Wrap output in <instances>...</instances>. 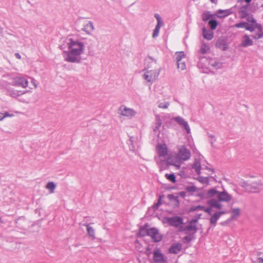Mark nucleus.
Segmentation results:
<instances>
[{
	"label": "nucleus",
	"instance_id": "obj_1",
	"mask_svg": "<svg viewBox=\"0 0 263 263\" xmlns=\"http://www.w3.org/2000/svg\"><path fill=\"white\" fill-rule=\"evenodd\" d=\"M68 51H64V60L69 63H80L82 62L81 55L84 53V45L79 41L70 38L68 40Z\"/></svg>",
	"mask_w": 263,
	"mask_h": 263
},
{
	"label": "nucleus",
	"instance_id": "obj_2",
	"mask_svg": "<svg viewBox=\"0 0 263 263\" xmlns=\"http://www.w3.org/2000/svg\"><path fill=\"white\" fill-rule=\"evenodd\" d=\"M174 121H175L177 122L180 125L182 126L185 129L187 134H190L191 133L190 126L186 121H185L182 117L180 116H177L176 117H174L172 119H171L167 121H166L163 124L162 127L164 129L165 127H170L173 126Z\"/></svg>",
	"mask_w": 263,
	"mask_h": 263
},
{
	"label": "nucleus",
	"instance_id": "obj_3",
	"mask_svg": "<svg viewBox=\"0 0 263 263\" xmlns=\"http://www.w3.org/2000/svg\"><path fill=\"white\" fill-rule=\"evenodd\" d=\"M242 186L246 191L253 193H258L262 189L263 183L261 180L249 183L247 182H243Z\"/></svg>",
	"mask_w": 263,
	"mask_h": 263
},
{
	"label": "nucleus",
	"instance_id": "obj_4",
	"mask_svg": "<svg viewBox=\"0 0 263 263\" xmlns=\"http://www.w3.org/2000/svg\"><path fill=\"white\" fill-rule=\"evenodd\" d=\"M10 83H8L7 82H4L0 84V89L3 92H5L6 95L15 98L19 96L21 94L25 93V92H21V91L13 89L10 86Z\"/></svg>",
	"mask_w": 263,
	"mask_h": 263
},
{
	"label": "nucleus",
	"instance_id": "obj_5",
	"mask_svg": "<svg viewBox=\"0 0 263 263\" xmlns=\"http://www.w3.org/2000/svg\"><path fill=\"white\" fill-rule=\"evenodd\" d=\"M163 222H166L170 226L175 228H180L181 225L184 223L182 217L178 216H175L171 217H165Z\"/></svg>",
	"mask_w": 263,
	"mask_h": 263
},
{
	"label": "nucleus",
	"instance_id": "obj_6",
	"mask_svg": "<svg viewBox=\"0 0 263 263\" xmlns=\"http://www.w3.org/2000/svg\"><path fill=\"white\" fill-rule=\"evenodd\" d=\"M146 233L147 236H150L155 242H159L162 239V235L159 233L158 229L156 228H150L147 231Z\"/></svg>",
	"mask_w": 263,
	"mask_h": 263
},
{
	"label": "nucleus",
	"instance_id": "obj_7",
	"mask_svg": "<svg viewBox=\"0 0 263 263\" xmlns=\"http://www.w3.org/2000/svg\"><path fill=\"white\" fill-rule=\"evenodd\" d=\"M10 84L16 87L26 88L28 85V81L25 77H16L12 79V82Z\"/></svg>",
	"mask_w": 263,
	"mask_h": 263
},
{
	"label": "nucleus",
	"instance_id": "obj_8",
	"mask_svg": "<svg viewBox=\"0 0 263 263\" xmlns=\"http://www.w3.org/2000/svg\"><path fill=\"white\" fill-rule=\"evenodd\" d=\"M153 260L156 263H166L167 262L166 257L158 248L153 252Z\"/></svg>",
	"mask_w": 263,
	"mask_h": 263
},
{
	"label": "nucleus",
	"instance_id": "obj_9",
	"mask_svg": "<svg viewBox=\"0 0 263 263\" xmlns=\"http://www.w3.org/2000/svg\"><path fill=\"white\" fill-rule=\"evenodd\" d=\"M215 47L222 51L227 50L229 48L227 39L224 36L218 37L216 42Z\"/></svg>",
	"mask_w": 263,
	"mask_h": 263
},
{
	"label": "nucleus",
	"instance_id": "obj_10",
	"mask_svg": "<svg viewBox=\"0 0 263 263\" xmlns=\"http://www.w3.org/2000/svg\"><path fill=\"white\" fill-rule=\"evenodd\" d=\"M159 70L158 71L157 70H147L143 75V78L148 82H153L159 76Z\"/></svg>",
	"mask_w": 263,
	"mask_h": 263
},
{
	"label": "nucleus",
	"instance_id": "obj_11",
	"mask_svg": "<svg viewBox=\"0 0 263 263\" xmlns=\"http://www.w3.org/2000/svg\"><path fill=\"white\" fill-rule=\"evenodd\" d=\"M178 155L180 158L183 161L189 160L191 156L190 151L186 148V146L184 145L182 146L179 149Z\"/></svg>",
	"mask_w": 263,
	"mask_h": 263
},
{
	"label": "nucleus",
	"instance_id": "obj_12",
	"mask_svg": "<svg viewBox=\"0 0 263 263\" xmlns=\"http://www.w3.org/2000/svg\"><path fill=\"white\" fill-rule=\"evenodd\" d=\"M198 229L196 223L191 222V220L188 221V225L185 227L181 226L180 227V231H186L193 232L191 234L195 235L197 232Z\"/></svg>",
	"mask_w": 263,
	"mask_h": 263
},
{
	"label": "nucleus",
	"instance_id": "obj_13",
	"mask_svg": "<svg viewBox=\"0 0 263 263\" xmlns=\"http://www.w3.org/2000/svg\"><path fill=\"white\" fill-rule=\"evenodd\" d=\"M119 113L123 116L133 117L136 112L132 109L127 108L124 105H121L119 108Z\"/></svg>",
	"mask_w": 263,
	"mask_h": 263
},
{
	"label": "nucleus",
	"instance_id": "obj_14",
	"mask_svg": "<svg viewBox=\"0 0 263 263\" xmlns=\"http://www.w3.org/2000/svg\"><path fill=\"white\" fill-rule=\"evenodd\" d=\"M232 13V9L231 8L226 10L219 9L215 12L214 14L215 16L218 18H223L229 15Z\"/></svg>",
	"mask_w": 263,
	"mask_h": 263
},
{
	"label": "nucleus",
	"instance_id": "obj_15",
	"mask_svg": "<svg viewBox=\"0 0 263 263\" xmlns=\"http://www.w3.org/2000/svg\"><path fill=\"white\" fill-rule=\"evenodd\" d=\"M217 198L219 201L229 202L231 200L232 196L224 190L222 192H219Z\"/></svg>",
	"mask_w": 263,
	"mask_h": 263
},
{
	"label": "nucleus",
	"instance_id": "obj_16",
	"mask_svg": "<svg viewBox=\"0 0 263 263\" xmlns=\"http://www.w3.org/2000/svg\"><path fill=\"white\" fill-rule=\"evenodd\" d=\"M226 213V212L223 211L215 212L210 218V224L215 227L220 217Z\"/></svg>",
	"mask_w": 263,
	"mask_h": 263
},
{
	"label": "nucleus",
	"instance_id": "obj_17",
	"mask_svg": "<svg viewBox=\"0 0 263 263\" xmlns=\"http://www.w3.org/2000/svg\"><path fill=\"white\" fill-rule=\"evenodd\" d=\"M182 249V245L179 243H173L168 249L169 253L171 254H178Z\"/></svg>",
	"mask_w": 263,
	"mask_h": 263
},
{
	"label": "nucleus",
	"instance_id": "obj_18",
	"mask_svg": "<svg viewBox=\"0 0 263 263\" xmlns=\"http://www.w3.org/2000/svg\"><path fill=\"white\" fill-rule=\"evenodd\" d=\"M253 42L250 39L248 35L245 34L243 36L242 40L241 41L240 46L242 47H246L253 45Z\"/></svg>",
	"mask_w": 263,
	"mask_h": 263
},
{
	"label": "nucleus",
	"instance_id": "obj_19",
	"mask_svg": "<svg viewBox=\"0 0 263 263\" xmlns=\"http://www.w3.org/2000/svg\"><path fill=\"white\" fill-rule=\"evenodd\" d=\"M158 154L159 157H165L167 155V148L165 145H157Z\"/></svg>",
	"mask_w": 263,
	"mask_h": 263
},
{
	"label": "nucleus",
	"instance_id": "obj_20",
	"mask_svg": "<svg viewBox=\"0 0 263 263\" xmlns=\"http://www.w3.org/2000/svg\"><path fill=\"white\" fill-rule=\"evenodd\" d=\"M219 202L218 200H217L215 199L212 198L208 201V204L213 208H214L220 210L222 208V205Z\"/></svg>",
	"mask_w": 263,
	"mask_h": 263
},
{
	"label": "nucleus",
	"instance_id": "obj_21",
	"mask_svg": "<svg viewBox=\"0 0 263 263\" xmlns=\"http://www.w3.org/2000/svg\"><path fill=\"white\" fill-rule=\"evenodd\" d=\"M202 30L203 36L205 39L210 41L213 39L214 33L212 30H207L205 27H203Z\"/></svg>",
	"mask_w": 263,
	"mask_h": 263
},
{
	"label": "nucleus",
	"instance_id": "obj_22",
	"mask_svg": "<svg viewBox=\"0 0 263 263\" xmlns=\"http://www.w3.org/2000/svg\"><path fill=\"white\" fill-rule=\"evenodd\" d=\"M161 120L159 115H156L155 116V127L154 128V132L155 133H160V128L161 126Z\"/></svg>",
	"mask_w": 263,
	"mask_h": 263
},
{
	"label": "nucleus",
	"instance_id": "obj_23",
	"mask_svg": "<svg viewBox=\"0 0 263 263\" xmlns=\"http://www.w3.org/2000/svg\"><path fill=\"white\" fill-rule=\"evenodd\" d=\"M216 16H214L208 22V26L211 30H214L216 29L218 25V22L216 19Z\"/></svg>",
	"mask_w": 263,
	"mask_h": 263
},
{
	"label": "nucleus",
	"instance_id": "obj_24",
	"mask_svg": "<svg viewBox=\"0 0 263 263\" xmlns=\"http://www.w3.org/2000/svg\"><path fill=\"white\" fill-rule=\"evenodd\" d=\"M167 198L169 199L170 201H174L175 202L174 203V208H178L180 206V201L179 200L178 196H175L173 194H168L167 195Z\"/></svg>",
	"mask_w": 263,
	"mask_h": 263
},
{
	"label": "nucleus",
	"instance_id": "obj_25",
	"mask_svg": "<svg viewBox=\"0 0 263 263\" xmlns=\"http://www.w3.org/2000/svg\"><path fill=\"white\" fill-rule=\"evenodd\" d=\"M94 29L93 25L92 22L89 21L84 26L82 30L86 32L87 34H89Z\"/></svg>",
	"mask_w": 263,
	"mask_h": 263
},
{
	"label": "nucleus",
	"instance_id": "obj_26",
	"mask_svg": "<svg viewBox=\"0 0 263 263\" xmlns=\"http://www.w3.org/2000/svg\"><path fill=\"white\" fill-rule=\"evenodd\" d=\"M214 16H215V14H211V12L209 11H206L203 12L201 15L202 21L205 22L210 20V19L214 17Z\"/></svg>",
	"mask_w": 263,
	"mask_h": 263
},
{
	"label": "nucleus",
	"instance_id": "obj_27",
	"mask_svg": "<svg viewBox=\"0 0 263 263\" xmlns=\"http://www.w3.org/2000/svg\"><path fill=\"white\" fill-rule=\"evenodd\" d=\"M219 194V191H217L214 188L210 189L205 194V198H212L216 196L217 197Z\"/></svg>",
	"mask_w": 263,
	"mask_h": 263
},
{
	"label": "nucleus",
	"instance_id": "obj_28",
	"mask_svg": "<svg viewBox=\"0 0 263 263\" xmlns=\"http://www.w3.org/2000/svg\"><path fill=\"white\" fill-rule=\"evenodd\" d=\"M157 164L159 166V171L160 172L167 170L168 168V164L164 160L160 159L159 161L157 162Z\"/></svg>",
	"mask_w": 263,
	"mask_h": 263
},
{
	"label": "nucleus",
	"instance_id": "obj_29",
	"mask_svg": "<svg viewBox=\"0 0 263 263\" xmlns=\"http://www.w3.org/2000/svg\"><path fill=\"white\" fill-rule=\"evenodd\" d=\"M83 225L87 228V232L88 235L93 239L95 238V233L93 228L90 227L88 223H84Z\"/></svg>",
	"mask_w": 263,
	"mask_h": 263
},
{
	"label": "nucleus",
	"instance_id": "obj_30",
	"mask_svg": "<svg viewBox=\"0 0 263 263\" xmlns=\"http://www.w3.org/2000/svg\"><path fill=\"white\" fill-rule=\"evenodd\" d=\"M164 195H161L159 196V198L158 199V201L156 203H154L153 206L152 208L154 210V211H156L158 210V208L162 204V199L164 198Z\"/></svg>",
	"mask_w": 263,
	"mask_h": 263
},
{
	"label": "nucleus",
	"instance_id": "obj_31",
	"mask_svg": "<svg viewBox=\"0 0 263 263\" xmlns=\"http://www.w3.org/2000/svg\"><path fill=\"white\" fill-rule=\"evenodd\" d=\"M232 215L231 218L229 219V221L235 219L236 217L240 215V209L239 208H234L232 209Z\"/></svg>",
	"mask_w": 263,
	"mask_h": 263
},
{
	"label": "nucleus",
	"instance_id": "obj_32",
	"mask_svg": "<svg viewBox=\"0 0 263 263\" xmlns=\"http://www.w3.org/2000/svg\"><path fill=\"white\" fill-rule=\"evenodd\" d=\"M210 64L216 69H220L222 67V63L215 60H211Z\"/></svg>",
	"mask_w": 263,
	"mask_h": 263
},
{
	"label": "nucleus",
	"instance_id": "obj_33",
	"mask_svg": "<svg viewBox=\"0 0 263 263\" xmlns=\"http://www.w3.org/2000/svg\"><path fill=\"white\" fill-rule=\"evenodd\" d=\"M204 210V206L198 205L197 206H192L190 207L189 209L187 212L189 213L193 212L194 211H197L199 210Z\"/></svg>",
	"mask_w": 263,
	"mask_h": 263
},
{
	"label": "nucleus",
	"instance_id": "obj_34",
	"mask_svg": "<svg viewBox=\"0 0 263 263\" xmlns=\"http://www.w3.org/2000/svg\"><path fill=\"white\" fill-rule=\"evenodd\" d=\"M56 185L53 182H49L47 183L46 187L50 191V193H53L54 192Z\"/></svg>",
	"mask_w": 263,
	"mask_h": 263
},
{
	"label": "nucleus",
	"instance_id": "obj_35",
	"mask_svg": "<svg viewBox=\"0 0 263 263\" xmlns=\"http://www.w3.org/2000/svg\"><path fill=\"white\" fill-rule=\"evenodd\" d=\"M165 177L167 180L173 183H175L176 182V177L174 173L166 174L165 175Z\"/></svg>",
	"mask_w": 263,
	"mask_h": 263
},
{
	"label": "nucleus",
	"instance_id": "obj_36",
	"mask_svg": "<svg viewBox=\"0 0 263 263\" xmlns=\"http://www.w3.org/2000/svg\"><path fill=\"white\" fill-rule=\"evenodd\" d=\"M162 25H159V24L156 25L155 28L153 31V35H152V37L153 38H156V37H157L158 36L159 30H160V29Z\"/></svg>",
	"mask_w": 263,
	"mask_h": 263
},
{
	"label": "nucleus",
	"instance_id": "obj_37",
	"mask_svg": "<svg viewBox=\"0 0 263 263\" xmlns=\"http://www.w3.org/2000/svg\"><path fill=\"white\" fill-rule=\"evenodd\" d=\"M209 50V47L206 44L203 43L200 48V53L202 54H205Z\"/></svg>",
	"mask_w": 263,
	"mask_h": 263
},
{
	"label": "nucleus",
	"instance_id": "obj_38",
	"mask_svg": "<svg viewBox=\"0 0 263 263\" xmlns=\"http://www.w3.org/2000/svg\"><path fill=\"white\" fill-rule=\"evenodd\" d=\"M197 180L203 183V184H208L209 183V180L208 177H205L203 176H199L197 178Z\"/></svg>",
	"mask_w": 263,
	"mask_h": 263
},
{
	"label": "nucleus",
	"instance_id": "obj_39",
	"mask_svg": "<svg viewBox=\"0 0 263 263\" xmlns=\"http://www.w3.org/2000/svg\"><path fill=\"white\" fill-rule=\"evenodd\" d=\"M194 238V235L193 234H189L187 236H185L183 238V241L184 242L188 243L190 242L192 239Z\"/></svg>",
	"mask_w": 263,
	"mask_h": 263
},
{
	"label": "nucleus",
	"instance_id": "obj_40",
	"mask_svg": "<svg viewBox=\"0 0 263 263\" xmlns=\"http://www.w3.org/2000/svg\"><path fill=\"white\" fill-rule=\"evenodd\" d=\"M166 162L167 164H168V166L174 165V166H176L178 167H180V165H177L176 164H175L174 159L171 157H168L167 158Z\"/></svg>",
	"mask_w": 263,
	"mask_h": 263
},
{
	"label": "nucleus",
	"instance_id": "obj_41",
	"mask_svg": "<svg viewBox=\"0 0 263 263\" xmlns=\"http://www.w3.org/2000/svg\"><path fill=\"white\" fill-rule=\"evenodd\" d=\"M177 64L178 68L182 70H184L186 67L185 62L182 60L177 61Z\"/></svg>",
	"mask_w": 263,
	"mask_h": 263
},
{
	"label": "nucleus",
	"instance_id": "obj_42",
	"mask_svg": "<svg viewBox=\"0 0 263 263\" xmlns=\"http://www.w3.org/2000/svg\"><path fill=\"white\" fill-rule=\"evenodd\" d=\"M146 232H147V231H146V230H142V229H141V228H139V232L137 233V236L138 237H144L147 235V234H146V233H147Z\"/></svg>",
	"mask_w": 263,
	"mask_h": 263
},
{
	"label": "nucleus",
	"instance_id": "obj_43",
	"mask_svg": "<svg viewBox=\"0 0 263 263\" xmlns=\"http://www.w3.org/2000/svg\"><path fill=\"white\" fill-rule=\"evenodd\" d=\"M201 215L202 214H196L191 220H190L191 221V222L197 224V223L198 221V220L201 218Z\"/></svg>",
	"mask_w": 263,
	"mask_h": 263
},
{
	"label": "nucleus",
	"instance_id": "obj_44",
	"mask_svg": "<svg viewBox=\"0 0 263 263\" xmlns=\"http://www.w3.org/2000/svg\"><path fill=\"white\" fill-rule=\"evenodd\" d=\"M176 54L177 61L182 60V59L185 57V54L183 51L177 52L176 53Z\"/></svg>",
	"mask_w": 263,
	"mask_h": 263
},
{
	"label": "nucleus",
	"instance_id": "obj_45",
	"mask_svg": "<svg viewBox=\"0 0 263 263\" xmlns=\"http://www.w3.org/2000/svg\"><path fill=\"white\" fill-rule=\"evenodd\" d=\"M255 28V24H250L248 23H247V25L246 26L245 29L247 30H249L251 32H253L254 31Z\"/></svg>",
	"mask_w": 263,
	"mask_h": 263
},
{
	"label": "nucleus",
	"instance_id": "obj_46",
	"mask_svg": "<svg viewBox=\"0 0 263 263\" xmlns=\"http://www.w3.org/2000/svg\"><path fill=\"white\" fill-rule=\"evenodd\" d=\"M251 37L255 40H258L263 37V32H257L251 35Z\"/></svg>",
	"mask_w": 263,
	"mask_h": 263
},
{
	"label": "nucleus",
	"instance_id": "obj_47",
	"mask_svg": "<svg viewBox=\"0 0 263 263\" xmlns=\"http://www.w3.org/2000/svg\"><path fill=\"white\" fill-rule=\"evenodd\" d=\"M196 187L195 185L187 186L185 188V190L187 192L193 193L196 191Z\"/></svg>",
	"mask_w": 263,
	"mask_h": 263
},
{
	"label": "nucleus",
	"instance_id": "obj_48",
	"mask_svg": "<svg viewBox=\"0 0 263 263\" xmlns=\"http://www.w3.org/2000/svg\"><path fill=\"white\" fill-rule=\"evenodd\" d=\"M193 168H194L195 170L197 169H201V164L199 161L195 160L193 165Z\"/></svg>",
	"mask_w": 263,
	"mask_h": 263
},
{
	"label": "nucleus",
	"instance_id": "obj_49",
	"mask_svg": "<svg viewBox=\"0 0 263 263\" xmlns=\"http://www.w3.org/2000/svg\"><path fill=\"white\" fill-rule=\"evenodd\" d=\"M247 21L252 24H256L257 23L256 22V20L253 17V16H248L247 18Z\"/></svg>",
	"mask_w": 263,
	"mask_h": 263
},
{
	"label": "nucleus",
	"instance_id": "obj_50",
	"mask_svg": "<svg viewBox=\"0 0 263 263\" xmlns=\"http://www.w3.org/2000/svg\"><path fill=\"white\" fill-rule=\"evenodd\" d=\"M246 25H247V22H241L236 24L235 26L236 28H245Z\"/></svg>",
	"mask_w": 263,
	"mask_h": 263
},
{
	"label": "nucleus",
	"instance_id": "obj_51",
	"mask_svg": "<svg viewBox=\"0 0 263 263\" xmlns=\"http://www.w3.org/2000/svg\"><path fill=\"white\" fill-rule=\"evenodd\" d=\"M169 105L170 103L168 102L160 103L158 107L161 108L166 109L168 108Z\"/></svg>",
	"mask_w": 263,
	"mask_h": 263
},
{
	"label": "nucleus",
	"instance_id": "obj_52",
	"mask_svg": "<svg viewBox=\"0 0 263 263\" xmlns=\"http://www.w3.org/2000/svg\"><path fill=\"white\" fill-rule=\"evenodd\" d=\"M155 17L156 18V20L157 21V24L163 25V23L162 21L161 18L160 16L159 15V14H158V13L155 14Z\"/></svg>",
	"mask_w": 263,
	"mask_h": 263
},
{
	"label": "nucleus",
	"instance_id": "obj_53",
	"mask_svg": "<svg viewBox=\"0 0 263 263\" xmlns=\"http://www.w3.org/2000/svg\"><path fill=\"white\" fill-rule=\"evenodd\" d=\"M255 27L257 29L258 32H263V29L261 24L258 23L255 24Z\"/></svg>",
	"mask_w": 263,
	"mask_h": 263
},
{
	"label": "nucleus",
	"instance_id": "obj_54",
	"mask_svg": "<svg viewBox=\"0 0 263 263\" xmlns=\"http://www.w3.org/2000/svg\"><path fill=\"white\" fill-rule=\"evenodd\" d=\"M239 13L241 14L242 18H247L248 16V13L247 11L239 10Z\"/></svg>",
	"mask_w": 263,
	"mask_h": 263
},
{
	"label": "nucleus",
	"instance_id": "obj_55",
	"mask_svg": "<svg viewBox=\"0 0 263 263\" xmlns=\"http://www.w3.org/2000/svg\"><path fill=\"white\" fill-rule=\"evenodd\" d=\"M213 208L211 206L208 207L206 208H204V211L205 212L207 213L209 215H211L212 209Z\"/></svg>",
	"mask_w": 263,
	"mask_h": 263
},
{
	"label": "nucleus",
	"instance_id": "obj_56",
	"mask_svg": "<svg viewBox=\"0 0 263 263\" xmlns=\"http://www.w3.org/2000/svg\"><path fill=\"white\" fill-rule=\"evenodd\" d=\"M148 227H149V224L148 223H146L144 224V226H141L140 228H141V229L146 230V231H147V230H148L149 229H148Z\"/></svg>",
	"mask_w": 263,
	"mask_h": 263
},
{
	"label": "nucleus",
	"instance_id": "obj_57",
	"mask_svg": "<svg viewBox=\"0 0 263 263\" xmlns=\"http://www.w3.org/2000/svg\"><path fill=\"white\" fill-rule=\"evenodd\" d=\"M133 138H134L133 137H130L129 142L128 144L130 146H132L133 148H134V146L133 144V143H134Z\"/></svg>",
	"mask_w": 263,
	"mask_h": 263
},
{
	"label": "nucleus",
	"instance_id": "obj_58",
	"mask_svg": "<svg viewBox=\"0 0 263 263\" xmlns=\"http://www.w3.org/2000/svg\"><path fill=\"white\" fill-rule=\"evenodd\" d=\"M178 194L182 198H184L186 196V193L184 191L180 192Z\"/></svg>",
	"mask_w": 263,
	"mask_h": 263
},
{
	"label": "nucleus",
	"instance_id": "obj_59",
	"mask_svg": "<svg viewBox=\"0 0 263 263\" xmlns=\"http://www.w3.org/2000/svg\"><path fill=\"white\" fill-rule=\"evenodd\" d=\"M13 114H10L9 113H8V112H5L4 114V116H3V117H4V118L5 117H12L13 116Z\"/></svg>",
	"mask_w": 263,
	"mask_h": 263
},
{
	"label": "nucleus",
	"instance_id": "obj_60",
	"mask_svg": "<svg viewBox=\"0 0 263 263\" xmlns=\"http://www.w3.org/2000/svg\"><path fill=\"white\" fill-rule=\"evenodd\" d=\"M248 7V5L242 6L240 8V10L247 11Z\"/></svg>",
	"mask_w": 263,
	"mask_h": 263
},
{
	"label": "nucleus",
	"instance_id": "obj_61",
	"mask_svg": "<svg viewBox=\"0 0 263 263\" xmlns=\"http://www.w3.org/2000/svg\"><path fill=\"white\" fill-rule=\"evenodd\" d=\"M209 137L213 139V140L211 141V144H213V142L216 141V139L213 135H210Z\"/></svg>",
	"mask_w": 263,
	"mask_h": 263
},
{
	"label": "nucleus",
	"instance_id": "obj_62",
	"mask_svg": "<svg viewBox=\"0 0 263 263\" xmlns=\"http://www.w3.org/2000/svg\"><path fill=\"white\" fill-rule=\"evenodd\" d=\"M257 262L258 263H263V258L261 257L257 258Z\"/></svg>",
	"mask_w": 263,
	"mask_h": 263
},
{
	"label": "nucleus",
	"instance_id": "obj_63",
	"mask_svg": "<svg viewBox=\"0 0 263 263\" xmlns=\"http://www.w3.org/2000/svg\"><path fill=\"white\" fill-rule=\"evenodd\" d=\"M198 196L200 197V198H205V195L204 196V194L203 193H200L198 194Z\"/></svg>",
	"mask_w": 263,
	"mask_h": 263
},
{
	"label": "nucleus",
	"instance_id": "obj_64",
	"mask_svg": "<svg viewBox=\"0 0 263 263\" xmlns=\"http://www.w3.org/2000/svg\"><path fill=\"white\" fill-rule=\"evenodd\" d=\"M148 59L150 60L152 62H155V63H156V60L154 59L153 57L149 56L148 57Z\"/></svg>",
	"mask_w": 263,
	"mask_h": 263
}]
</instances>
